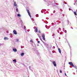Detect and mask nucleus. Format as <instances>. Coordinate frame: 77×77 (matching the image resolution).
Instances as JSON below:
<instances>
[{"instance_id":"f257e3e1","label":"nucleus","mask_w":77,"mask_h":77,"mask_svg":"<svg viewBox=\"0 0 77 77\" xmlns=\"http://www.w3.org/2000/svg\"><path fill=\"white\" fill-rule=\"evenodd\" d=\"M26 11L28 13V15L30 17V18H32V17L31 16V15H30V11H29V10L28 9H26Z\"/></svg>"},{"instance_id":"f03ea898","label":"nucleus","mask_w":77,"mask_h":77,"mask_svg":"<svg viewBox=\"0 0 77 77\" xmlns=\"http://www.w3.org/2000/svg\"><path fill=\"white\" fill-rule=\"evenodd\" d=\"M42 37L43 38V40H45V35H44V34H43L42 35Z\"/></svg>"},{"instance_id":"7ed1b4c3","label":"nucleus","mask_w":77,"mask_h":77,"mask_svg":"<svg viewBox=\"0 0 77 77\" xmlns=\"http://www.w3.org/2000/svg\"><path fill=\"white\" fill-rule=\"evenodd\" d=\"M69 65L72 66V67H74V65L73 64V63H72V62H70L69 63Z\"/></svg>"},{"instance_id":"20e7f679","label":"nucleus","mask_w":77,"mask_h":77,"mask_svg":"<svg viewBox=\"0 0 77 77\" xmlns=\"http://www.w3.org/2000/svg\"><path fill=\"white\" fill-rule=\"evenodd\" d=\"M53 64L54 66H56V62L55 61H53Z\"/></svg>"},{"instance_id":"39448f33","label":"nucleus","mask_w":77,"mask_h":77,"mask_svg":"<svg viewBox=\"0 0 77 77\" xmlns=\"http://www.w3.org/2000/svg\"><path fill=\"white\" fill-rule=\"evenodd\" d=\"M13 33L15 35H17V32L15 30H13Z\"/></svg>"},{"instance_id":"423d86ee","label":"nucleus","mask_w":77,"mask_h":77,"mask_svg":"<svg viewBox=\"0 0 77 77\" xmlns=\"http://www.w3.org/2000/svg\"><path fill=\"white\" fill-rule=\"evenodd\" d=\"M13 50L14 52H17V50L16 48H13Z\"/></svg>"},{"instance_id":"0eeeda50","label":"nucleus","mask_w":77,"mask_h":77,"mask_svg":"<svg viewBox=\"0 0 77 77\" xmlns=\"http://www.w3.org/2000/svg\"><path fill=\"white\" fill-rule=\"evenodd\" d=\"M4 40H8L9 39V38L8 37H5L4 38Z\"/></svg>"},{"instance_id":"6e6552de","label":"nucleus","mask_w":77,"mask_h":77,"mask_svg":"<svg viewBox=\"0 0 77 77\" xmlns=\"http://www.w3.org/2000/svg\"><path fill=\"white\" fill-rule=\"evenodd\" d=\"M35 32H38V28L37 27H35Z\"/></svg>"},{"instance_id":"1a4fd4ad","label":"nucleus","mask_w":77,"mask_h":77,"mask_svg":"<svg viewBox=\"0 0 77 77\" xmlns=\"http://www.w3.org/2000/svg\"><path fill=\"white\" fill-rule=\"evenodd\" d=\"M58 50L60 53H61V50H60V49L59 48H58Z\"/></svg>"},{"instance_id":"9d476101","label":"nucleus","mask_w":77,"mask_h":77,"mask_svg":"<svg viewBox=\"0 0 77 77\" xmlns=\"http://www.w3.org/2000/svg\"><path fill=\"white\" fill-rule=\"evenodd\" d=\"M24 54V53H22L20 54V55L21 56H23V55Z\"/></svg>"},{"instance_id":"9b49d317","label":"nucleus","mask_w":77,"mask_h":77,"mask_svg":"<svg viewBox=\"0 0 77 77\" xmlns=\"http://www.w3.org/2000/svg\"><path fill=\"white\" fill-rule=\"evenodd\" d=\"M14 6H17V4H16V2H14Z\"/></svg>"},{"instance_id":"f8f14e48","label":"nucleus","mask_w":77,"mask_h":77,"mask_svg":"<svg viewBox=\"0 0 77 77\" xmlns=\"http://www.w3.org/2000/svg\"><path fill=\"white\" fill-rule=\"evenodd\" d=\"M13 62H14V63H16L17 61H16V60L15 59L13 60Z\"/></svg>"},{"instance_id":"ddd939ff","label":"nucleus","mask_w":77,"mask_h":77,"mask_svg":"<svg viewBox=\"0 0 77 77\" xmlns=\"http://www.w3.org/2000/svg\"><path fill=\"white\" fill-rule=\"evenodd\" d=\"M16 12H18V9L17 8H16Z\"/></svg>"},{"instance_id":"4468645a","label":"nucleus","mask_w":77,"mask_h":77,"mask_svg":"<svg viewBox=\"0 0 77 77\" xmlns=\"http://www.w3.org/2000/svg\"><path fill=\"white\" fill-rule=\"evenodd\" d=\"M74 14L75 15H77V13H76V12H74Z\"/></svg>"},{"instance_id":"2eb2a0df","label":"nucleus","mask_w":77,"mask_h":77,"mask_svg":"<svg viewBox=\"0 0 77 77\" xmlns=\"http://www.w3.org/2000/svg\"><path fill=\"white\" fill-rule=\"evenodd\" d=\"M18 17H21V15L20 14H17Z\"/></svg>"},{"instance_id":"dca6fc26","label":"nucleus","mask_w":77,"mask_h":77,"mask_svg":"<svg viewBox=\"0 0 77 77\" xmlns=\"http://www.w3.org/2000/svg\"><path fill=\"white\" fill-rule=\"evenodd\" d=\"M60 73H62V70H60Z\"/></svg>"},{"instance_id":"f3484780","label":"nucleus","mask_w":77,"mask_h":77,"mask_svg":"<svg viewBox=\"0 0 77 77\" xmlns=\"http://www.w3.org/2000/svg\"><path fill=\"white\" fill-rule=\"evenodd\" d=\"M16 41H17V42H18V41H19V39H16Z\"/></svg>"},{"instance_id":"a211bd4d","label":"nucleus","mask_w":77,"mask_h":77,"mask_svg":"<svg viewBox=\"0 0 77 77\" xmlns=\"http://www.w3.org/2000/svg\"><path fill=\"white\" fill-rule=\"evenodd\" d=\"M38 33H41V31H38Z\"/></svg>"},{"instance_id":"6ab92c4d","label":"nucleus","mask_w":77,"mask_h":77,"mask_svg":"<svg viewBox=\"0 0 77 77\" xmlns=\"http://www.w3.org/2000/svg\"><path fill=\"white\" fill-rule=\"evenodd\" d=\"M74 67L75 68H76V69H77V66H74Z\"/></svg>"},{"instance_id":"aec40b11","label":"nucleus","mask_w":77,"mask_h":77,"mask_svg":"<svg viewBox=\"0 0 77 77\" xmlns=\"http://www.w3.org/2000/svg\"><path fill=\"white\" fill-rule=\"evenodd\" d=\"M65 75H66V76H67V75H66V73H65Z\"/></svg>"},{"instance_id":"412c9836","label":"nucleus","mask_w":77,"mask_h":77,"mask_svg":"<svg viewBox=\"0 0 77 77\" xmlns=\"http://www.w3.org/2000/svg\"><path fill=\"white\" fill-rule=\"evenodd\" d=\"M30 42H32V40H30Z\"/></svg>"},{"instance_id":"4be33fe9","label":"nucleus","mask_w":77,"mask_h":77,"mask_svg":"<svg viewBox=\"0 0 77 77\" xmlns=\"http://www.w3.org/2000/svg\"><path fill=\"white\" fill-rule=\"evenodd\" d=\"M38 43H39V42H40L39 41H38Z\"/></svg>"},{"instance_id":"5701e85b","label":"nucleus","mask_w":77,"mask_h":77,"mask_svg":"<svg viewBox=\"0 0 77 77\" xmlns=\"http://www.w3.org/2000/svg\"><path fill=\"white\" fill-rule=\"evenodd\" d=\"M57 47H58V46H57Z\"/></svg>"}]
</instances>
